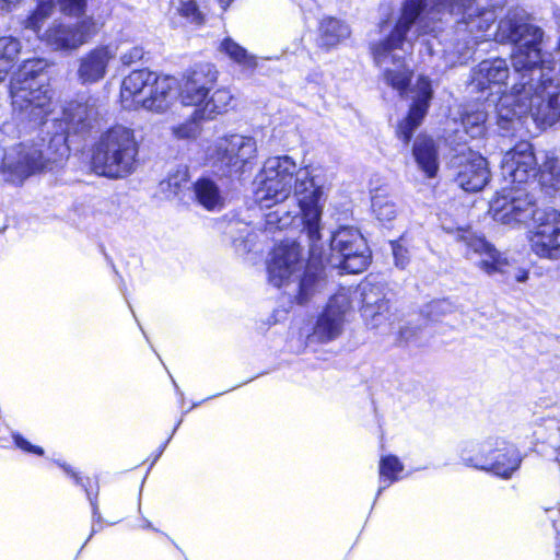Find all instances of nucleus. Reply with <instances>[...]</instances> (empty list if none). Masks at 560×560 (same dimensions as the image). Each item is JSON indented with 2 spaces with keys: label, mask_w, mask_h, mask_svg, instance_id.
Masks as SVG:
<instances>
[{
  "label": "nucleus",
  "mask_w": 560,
  "mask_h": 560,
  "mask_svg": "<svg viewBox=\"0 0 560 560\" xmlns=\"http://www.w3.org/2000/svg\"><path fill=\"white\" fill-rule=\"evenodd\" d=\"M50 66L45 58L26 59L10 78L9 95L20 132L37 131L36 139L21 141L3 151L0 173L16 186L60 166L70 155V138L88 136L97 117L95 100L79 95L63 106L59 120H52L54 130L46 132L48 139L42 137L43 127L52 110Z\"/></svg>",
  "instance_id": "f257e3e1"
},
{
  "label": "nucleus",
  "mask_w": 560,
  "mask_h": 560,
  "mask_svg": "<svg viewBox=\"0 0 560 560\" xmlns=\"http://www.w3.org/2000/svg\"><path fill=\"white\" fill-rule=\"evenodd\" d=\"M273 246L266 261L267 279L270 284L281 289L294 283L290 301L307 305L313 296L327 283L326 266L332 259L338 260L342 273H362L372 262V252L361 231L351 225H339L330 233L324 245L323 256L308 249L304 258V246L296 236H273Z\"/></svg>",
  "instance_id": "f03ea898"
},
{
  "label": "nucleus",
  "mask_w": 560,
  "mask_h": 560,
  "mask_svg": "<svg viewBox=\"0 0 560 560\" xmlns=\"http://www.w3.org/2000/svg\"><path fill=\"white\" fill-rule=\"evenodd\" d=\"M292 190L296 200L298 211L287 210L283 206L266 214L265 229L271 233L305 236L313 254H324L322 243L323 212L331 184L320 167L305 166L298 168Z\"/></svg>",
  "instance_id": "7ed1b4c3"
},
{
  "label": "nucleus",
  "mask_w": 560,
  "mask_h": 560,
  "mask_svg": "<svg viewBox=\"0 0 560 560\" xmlns=\"http://www.w3.org/2000/svg\"><path fill=\"white\" fill-rule=\"evenodd\" d=\"M555 61L538 66V71H526L525 79L517 77L511 94L503 95L498 103L499 125L508 124L530 114L537 125L546 128L560 121V84L556 82Z\"/></svg>",
  "instance_id": "20e7f679"
},
{
  "label": "nucleus",
  "mask_w": 560,
  "mask_h": 560,
  "mask_svg": "<svg viewBox=\"0 0 560 560\" xmlns=\"http://www.w3.org/2000/svg\"><path fill=\"white\" fill-rule=\"evenodd\" d=\"M542 36L540 27L530 24L523 11L514 9L499 21L494 40L514 45L512 66L515 74L525 79L526 71H538V66L550 63V56L541 52Z\"/></svg>",
  "instance_id": "39448f33"
},
{
  "label": "nucleus",
  "mask_w": 560,
  "mask_h": 560,
  "mask_svg": "<svg viewBox=\"0 0 560 560\" xmlns=\"http://www.w3.org/2000/svg\"><path fill=\"white\" fill-rule=\"evenodd\" d=\"M138 153L139 145L131 129H109L93 145L91 168L107 178L127 177L137 168Z\"/></svg>",
  "instance_id": "423d86ee"
},
{
  "label": "nucleus",
  "mask_w": 560,
  "mask_h": 560,
  "mask_svg": "<svg viewBox=\"0 0 560 560\" xmlns=\"http://www.w3.org/2000/svg\"><path fill=\"white\" fill-rule=\"evenodd\" d=\"M459 456L464 465L490 471L503 479L511 478L522 462L517 448L500 438L464 442Z\"/></svg>",
  "instance_id": "0eeeda50"
},
{
  "label": "nucleus",
  "mask_w": 560,
  "mask_h": 560,
  "mask_svg": "<svg viewBox=\"0 0 560 560\" xmlns=\"http://www.w3.org/2000/svg\"><path fill=\"white\" fill-rule=\"evenodd\" d=\"M298 171L295 160L288 154L268 158L254 179V196L260 207L270 208L285 200Z\"/></svg>",
  "instance_id": "6e6552de"
},
{
  "label": "nucleus",
  "mask_w": 560,
  "mask_h": 560,
  "mask_svg": "<svg viewBox=\"0 0 560 560\" xmlns=\"http://www.w3.org/2000/svg\"><path fill=\"white\" fill-rule=\"evenodd\" d=\"M257 155L252 136L230 135L221 139L214 150L213 168L221 177L243 179Z\"/></svg>",
  "instance_id": "1a4fd4ad"
},
{
  "label": "nucleus",
  "mask_w": 560,
  "mask_h": 560,
  "mask_svg": "<svg viewBox=\"0 0 560 560\" xmlns=\"http://www.w3.org/2000/svg\"><path fill=\"white\" fill-rule=\"evenodd\" d=\"M493 219L502 224L534 222V214L541 208H535L534 199L525 186H503L501 192L491 202Z\"/></svg>",
  "instance_id": "9d476101"
},
{
  "label": "nucleus",
  "mask_w": 560,
  "mask_h": 560,
  "mask_svg": "<svg viewBox=\"0 0 560 560\" xmlns=\"http://www.w3.org/2000/svg\"><path fill=\"white\" fill-rule=\"evenodd\" d=\"M529 244L532 250L541 258H560V211L553 208L536 211Z\"/></svg>",
  "instance_id": "9b49d317"
},
{
  "label": "nucleus",
  "mask_w": 560,
  "mask_h": 560,
  "mask_svg": "<svg viewBox=\"0 0 560 560\" xmlns=\"http://www.w3.org/2000/svg\"><path fill=\"white\" fill-rule=\"evenodd\" d=\"M444 229L447 232L456 233V240L466 246V258L472 260L485 273L492 276L509 272L510 264L508 259L483 237L478 236L469 229L457 228L455 231L446 226Z\"/></svg>",
  "instance_id": "f8f14e48"
},
{
  "label": "nucleus",
  "mask_w": 560,
  "mask_h": 560,
  "mask_svg": "<svg viewBox=\"0 0 560 560\" xmlns=\"http://www.w3.org/2000/svg\"><path fill=\"white\" fill-rule=\"evenodd\" d=\"M350 308L351 300L348 294H332L313 322L308 340L326 343L339 337Z\"/></svg>",
  "instance_id": "ddd939ff"
},
{
  "label": "nucleus",
  "mask_w": 560,
  "mask_h": 560,
  "mask_svg": "<svg viewBox=\"0 0 560 560\" xmlns=\"http://www.w3.org/2000/svg\"><path fill=\"white\" fill-rule=\"evenodd\" d=\"M218 70L211 62H196L186 69L179 80V100L183 106H197L211 93L218 81Z\"/></svg>",
  "instance_id": "4468645a"
},
{
  "label": "nucleus",
  "mask_w": 560,
  "mask_h": 560,
  "mask_svg": "<svg viewBox=\"0 0 560 560\" xmlns=\"http://www.w3.org/2000/svg\"><path fill=\"white\" fill-rule=\"evenodd\" d=\"M433 10L436 12L447 11L451 14H462L463 19L459 25H465L474 38L486 37V32L495 21L497 15L493 10L480 8L476 0H432Z\"/></svg>",
  "instance_id": "2eb2a0df"
},
{
  "label": "nucleus",
  "mask_w": 560,
  "mask_h": 560,
  "mask_svg": "<svg viewBox=\"0 0 560 560\" xmlns=\"http://www.w3.org/2000/svg\"><path fill=\"white\" fill-rule=\"evenodd\" d=\"M501 175L508 186H524L538 175L537 159L530 143L520 142L504 153Z\"/></svg>",
  "instance_id": "dca6fc26"
},
{
  "label": "nucleus",
  "mask_w": 560,
  "mask_h": 560,
  "mask_svg": "<svg viewBox=\"0 0 560 560\" xmlns=\"http://www.w3.org/2000/svg\"><path fill=\"white\" fill-rule=\"evenodd\" d=\"M452 164L456 184L466 191H479L490 179L487 160L476 152L458 155Z\"/></svg>",
  "instance_id": "f3484780"
},
{
  "label": "nucleus",
  "mask_w": 560,
  "mask_h": 560,
  "mask_svg": "<svg viewBox=\"0 0 560 560\" xmlns=\"http://www.w3.org/2000/svg\"><path fill=\"white\" fill-rule=\"evenodd\" d=\"M412 105L408 116L398 125L397 135L405 143H408L415 130L421 125L432 98L431 83L427 78H419L411 90Z\"/></svg>",
  "instance_id": "a211bd4d"
},
{
  "label": "nucleus",
  "mask_w": 560,
  "mask_h": 560,
  "mask_svg": "<svg viewBox=\"0 0 560 560\" xmlns=\"http://www.w3.org/2000/svg\"><path fill=\"white\" fill-rule=\"evenodd\" d=\"M430 322L423 313L412 314L399 320L396 326H392L395 341L399 346L413 348L429 346L433 336Z\"/></svg>",
  "instance_id": "6ab92c4d"
},
{
  "label": "nucleus",
  "mask_w": 560,
  "mask_h": 560,
  "mask_svg": "<svg viewBox=\"0 0 560 560\" xmlns=\"http://www.w3.org/2000/svg\"><path fill=\"white\" fill-rule=\"evenodd\" d=\"M156 79V73L148 68L137 69L125 77L121 81L119 98L125 109H133L138 106L142 107L151 84Z\"/></svg>",
  "instance_id": "aec40b11"
},
{
  "label": "nucleus",
  "mask_w": 560,
  "mask_h": 560,
  "mask_svg": "<svg viewBox=\"0 0 560 560\" xmlns=\"http://www.w3.org/2000/svg\"><path fill=\"white\" fill-rule=\"evenodd\" d=\"M509 77L510 69L505 59H488L474 69L470 85L474 90L481 92L492 88H498V92H501Z\"/></svg>",
  "instance_id": "412c9836"
},
{
  "label": "nucleus",
  "mask_w": 560,
  "mask_h": 560,
  "mask_svg": "<svg viewBox=\"0 0 560 560\" xmlns=\"http://www.w3.org/2000/svg\"><path fill=\"white\" fill-rule=\"evenodd\" d=\"M176 98H179V80L173 75H159L156 73V79L151 84L150 92L142 100V107L148 110L164 113L170 109Z\"/></svg>",
  "instance_id": "4be33fe9"
},
{
  "label": "nucleus",
  "mask_w": 560,
  "mask_h": 560,
  "mask_svg": "<svg viewBox=\"0 0 560 560\" xmlns=\"http://www.w3.org/2000/svg\"><path fill=\"white\" fill-rule=\"evenodd\" d=\"M115 52L108 45H101L85 54L79 62L78 78L83 84H92L102 80Z\"/></svg>",
  "instance_id": "5701e85b"
},
{
  "label": "nucleus",
  "mask_w": 560,
  "mask_h": 560,
  "mask_svg": "<svg viewBox=\"0 0 560 560\" xmlns=\"http://www.w3.org/2000/svg\"><path fill=\"white\" fill-rule=\"evenodd\" d=\"M55 465H57L67 477H69L73 483L80 487L86 495V499L91 506L92 512V524H103L104 518L100 512L98 508V494H100V483L98 479L95 478L94 488L92 486V479L90 477L81 476L80 471L74 469L70 464L60 459L52 458L51 459Z\"/></svg>",
  "instance_id": "b1692460"
},
{
  "label": "nucleus",
  "mask_w": 560,
  "mask_h": 560,
  "mask_svg": "<svg viewBox=\"0 0 560 560\" xmlns=\"http://www.w3.org/2000/svg\"><path fill=\"white\" fill-rule=\"evenodd\" d=\"M191 197L197 205L207 210L221 209L224 205V192L210 175H201L191 183Z\"/></svg>",
  "instance_id": "393cba45"
},
{
  "label": "nucleus",
  "mask_w": 560,
  "mask_h": 560,
  "mask_svg": "<svg viewBox=\"0 0 560 560\" xmlns=\"http://www.w3.org/2000/svg\"><path fill=\"white\" fill-rule=\"evenodd\" d=\"M427 7V0H405L401 16L395 30L387 36V51L402 44L411 26L417 22Z\"/></svg>",
  "instance_id": "a878e982"
},
{
  "label": "nucleus",
  "mask_w": 560,
  "mask_h": 560,
  "mask_svg": "<svg viewBox=\"0 0 560 560\" xmlns=\"http://www.w3.org/2000/svg\"><path fill=\"white\" fill-rule=\"evenodd\" d=\"M351 35L349 24L336 16L326 15L319 21L317 44L322 49L330 50Z\"/></svg>",
  "instance_id": "bb28decb"
},
{
  "label": "nucleus",
  "mask_w": 560,
  "mask_h": 560,
  "mask_svg": "<svg viewBox=\"0 0 560 560\" xmlns=\"http://www.w3.org/2000/svg\"><path fill=\"white\" fill-rule=\"evenodd\" d=\"M384 3L381 1L378 4V22L373 30L366 33V43L371 58L378 68V81L385 82V11L383 10Z\"/></svg>",
  "instance_id": "cd10ccee"
},
{
  "label": "nucleus",
  "mask_w": 560,
  "mask_h": 560,
  "mask_svg": "<svg viewBox=\"0 0 560 560\" xmlns=\"http://www.w3.org/2000/svg\"><path fill=\"white\" fill-rule=\"evenodd\" d=\"M412 152L419 168L428 177H434L439 170V161L433 139L427 136H419L415 141Z\"/></svg>",
  "instance_id": "c85d7f7f"
},
{
  "label": "nucleus",
  "mask_w": 560,
  "mask_h": 560,
  "mask_svg": "<svg viewBox=\"0 0 560 560\" xmlns=\"http://www.w3.org/2000/svg\"><path fill=\"white\" fill-rule=\"evenodd\" d=\"M232 101L230 91L218 89L194 109V115L201 120H212L217 115L228 112Z\"/></svg>",
  "instance_id": "c756f323"
},
{
  "label": "nucleus",
  "mask_w": 560,
  "mask_h": 560,
  "mask_svg": "<svg viewBox=\"0 0 560 560\" xmlns=\"http://www.w3.org/2000/svg\"><path fill=\"white\" fill-rule=\"evenodd\" d=\"M46 36L49 45L62 52H72L81 46L71 24H54L47 30Z\"/></svg>",
  "instance_id": "7c9ffc66"
},
{
  "label": "nucleus",
  "mask_w": 560,
  "mask_h": 560,
  "mask_svg": "<svg viewBox=\"0 0 560 560\" xmlns=\"http://www.w3.org/2000/svg\"><path fill=\"white\" fill-rule=\"evenodd\" d=\"M22 50L21 40L13 36H0V83L3 82L9 72L16 65Z\"/></svg>",
  "instance_id": "2f4dec72"
},
{
  "label": "nucleus",
  "mask_w": 560,
  "mask_h": 560,
  "mask_svg": "<svg viewBox=\"0 0 560 560\" xmlns=\"http://www.w3.org/2000/svg\"><path fill=\"white\" fill-rule=\"evenodd\" d=\"M159 187L167 198L179 197L186 189H191L190 175L188 166H178L175 171L168 172L165 179L161 180Z\"/></svg>",
  "instance_id": "473e14b6"
},
{
  "label": "nucleus",
  "mask_w": 560,
  "mask_h": 560,
  "mask_svg": "<svg viewBox=\"0 0 560 560\" xmlns=\"http://www.w3.org/2000/svg\"><path fill=\"white\" fill-rule=\"evenodd\" d=\"M487 113L479 105L470 106L462 115V125L470 138H480L486 131Z\"/></svg>",
  "instance_id": "72a5a7b5"
},
{
  "label": "nucleus",
  "mask_w": 560,
  "mask_h": 560,
  "mask_svg": "<svg viewBox=\"0 0 560 560\" xmlns=\"http://www.w3.org/2000/svg\"><path fill=\"white\" fill-rule=\"evenodd\" d=\"M219 50L229 57V59H231L233 62L238 63L240 66L254 68L256 65L254 56L250 55L245 47L241 46L230 36H226L221 40Z\"/></svg>",
  "instance_id": "f704fd0d"
},
{
  "label": "nucleus",
  "mask_w": 560,
  "mask_h": 560,
  "mask_svg": "<svg viewBox=\"0 0 560 560\" xmlns=\"http://www.w3.org/2000/svg\"><path fill=\"white\" fill-rule=\"evenodd\" d=\"M539 183L542 187L560 189V164L553 154L547 153L538 168Z\"/></svg>",
  "instance_id": "c9c22d12"
},
{
  "label": "nucleus",
  "mask_w": 560,
  "mask_h": 560,
  "mask_svg": "<svg viewBox=\"0 0 560 560\" xmlns=\"http://www.w3.org/2000/svg\"><path fill=\"white\" fill-rule=\"evenodd\" d=\"M96 0H58L56 11L66 18L85 15Z\"/></svg>",
  "instance_id": "e433bc0d"
},
{
  "label": "nucleus",
  "mask_w": 560,
  "mask_h": 560,
  "mask_svg": "<svg viewBox=\"0 0 560 560\" xmlns=\"http://www.w3.org/2000/svg\"><path fill=\"white\" fill-rule=\"evenodd\" d=\"M77 23L71 24L75 31V35L80 38V44L83 45L98 32V24L93 14L85 13V15L75 16Z\"/></svg>",
  "instance_id": "4c0bfd02"
},
{
  "label": "nucleus",
  "mask_w": 560,
  "mask_h": 560,
  "mask_svg": "<svg viewBox=\"0 0 560 560\" xmlns=\"http://www.w3.org/2000/svg\"><path fill=\"white\" fill-rule=\"evenodd\" d=\"M54 12H56V8L48 9L44 7L43 3H38V1H36V8L30 11L25 16L24 25L34 32H38Z\"/></svg>",
  "instance_id": "58836bf2"
},
{
  "label": "nucleus",
  "mask_w": 560,
  "mask_h": 560,
  "mask_svg": "<svg viewBox=\"0 0 560 560\" xmlns=\"http://www.w3.org/2000/svg\"><path fill=\"white\" fill-rule=\"evenodd\" d=\"M177 10L179 15L191 24L200 26L206 23V14L196 0H180Z\"/></svg>",
  "instance_id": "ea45409f"
},
{
  "label": "nucleus",
  "mask_w": 560,
  "mask_h": 560,
  "mask_svg": "<svg viewBox=\"0 0 560 560\" xmlns=\"http://www.w3.org/2000/svg\"><path fill=\"white\" fill-rule=\"evenodd\" d=\"M371 402H372V406H373V409L375 412V418L377 420L378 429H380L378 478H380L381 485L377 489V493H376V498H375V501H376L380 498V495L382 494V492L385 490V486H383V483L385 482V432L383 431L381 419L378 416V410L376 407V401L373 397L371 398Z\"/></svg>",
  "instance_id": "a19ab883"
},
{
  "label": "nucleus",
  "mask_w": 560,
  "mask_h": 560,
  "mask_svg": "<svg viewBox=\"0 0 560 560\" xmlns=\"http://www.w3.org/2000/svg\"><path fill=\"white\" fill-rule=\"evenodd\" d=\"M13 446L25 455L34 457H45L46 451L43 446L34 444L24 434L19 431L11 432Z\"/></svg>",
  "instance_id": "79ce46f5"
},
{
  "label": "nucleus",
  "mask_w": 560,
  "mask_h": 560,
  "mask_svg": "<svg viewBox=\"0 0 560 560\" xmlns=\"http://www.w3.org/2000/svg\"><path fill=\"white\" fill-rule=\"evenodd\" d=\"M202 121L192 114L190 119L174 127L173 133L178 139H195L201 131Z\"/></svg>",
  "instance_id": "37998d69"
},
{
  "label": "nucleus",
  "mask_w": 560,
  "mask_h": 560,
  "mask_svg": "<svg viewBox=\"0 0 560 560\" xmlns=\"http://www.w3.org/2000/svg\"><path fill=\"white\" fill-rule=\"evenodd\" d=\"M257 234L250 232L248 228H245L240 232V235L236 237H232V246L234 247L236 254L246 255L254 250L255 240Z\"/></svg>",
  "instance_id": "c03bdc74"
},
{
  "label": "nucleus",
  "mask_w": 560,
  "mask_h": 560,
  "mask_svg": "<svg viewBox=\"0 0 560 560\" xmlns=\"http://www.w3.org/2000/svg\"><path fill=\"white\" fill-rule=\"evenodd\" d=\"M372 285L371 281L366 279L362 287V303H363V314L368 315V311L371 308L373 319H376L380 316V310L382 308V302L385 301V293H381V296L375 300H371L370 294L368 293V287Z\"/></svg>",
  "instance_id": "a18cd8bd"
},
{
  "label": "nucleus",
  "mask_w": 560,
  "mask_h": 560,
  "mask_svg": "<svg viewBox=\"0 0 560 560\" xmlns=\"http://www.w3.org/2000/svg\"><path fill=\"white\" fill-rule=\"evenodd\" d=\"M183 423V418H179L177 420V422L175 423L170 436L156 448V451L153 453L152 455V460H151V464L148 468V471L145 474V476L143 477L142 481H141V485H140V490H139V500L141 499V494H142V490H143V486H144V482L147 480V477H148V474L149 471L151 470V468L156 464V462L161 458V456L163 455V453L165 452L168 443L171 442V440L173 439L174 434L176 433V431L178 430V428L180 427V424Z\"/></svg>",
  "instance_id": "49530a36"
},
{
  "label": "nucleus",
  "mask_w": 560,
  "mask_h": 560,
  "mask_svg": "<svg viewBox=\"0 0 560 560\" xmlns=\"http://www.w3.org/2000/svg\"><path fill=\"white\" fill-rule=\"evenodd\" d=\"M389 80L395 89L404 91L410 82V72L405 66L397 72H389L387 70V81Z\"/></svg>",
  "instance_id": "de8ad7c7"
},
{
  "label": "nucleus",
  "mask_w": 560,
  "mask_h": 560,
  "mask_svg": "<svg viewBox=\"0 0 560 560\" xmlns=\"http://www.w3.org/2000/svg\"><path fill=\"white\" fill-rule=\"evenodd\" d=\"M394 264L404 269L409 264V252L400 242H390Z\"/></svg>",
  "instance_id": "09e8293b"
},
{
  "label": "nucleus",
  "mask_w": 560,
  "mask_h": 560,
  "mask_svg": "<svg viewBox=\"0 0 560 560\" xmlns=\"http://www.w3.org/2000/svg\"><path fill=\"white\" fill-rule=\"evenodd\" d=\"M404 477V466L396 456H387V482H394Z\"/></svg>",
  "instance_id": "8fccbe9b"
},
{
  "label": "nucleus",
  "mask_w": 560,
  "mask_h": 560,
  "mask_svg": "<svg viewBox=\"0 0 560 560\" xmlns=\"http://www.w3.org/2000/svg\"><path fill=\"white\" fill-rule=\"evenodd\" d=\"M266 374H268V371H262V372L258 373L257 375H255V376L250 377L249 380H247V381H245V382H243V383H241V384H237V385H235V386H233V387H231V388H229V389H226V390H224V392L217 393V394H213V395H211V396H208V397H206L205 399H202V400H200V401H194V402H192V405H191V407H189L187 410L183 411V413H182L180 418H183V419H184V416H185L186 413H188V412H189L190 410H192L194 408H197V407L201 406L203 402H206V401H208V400H211V399H213V398H217V397H219V396H221V395H223V394H225V393H229V392H231V390H234V389L238 388L240 386H242V385H244V384H247V383H249V382H252V381H254V380H256V378H258V377H260V376H262V375H266Z\"/></svg>",
  "instance_id": "3c124183"
},
{
  "label": "nucleus",
  "mask_w": 560,
  "mask_h": 560,
  "mask_svg": "<svg viewBox=\"0 0 560 560\" xmlns=\"http://www.w3.org/2000/svg\"><path fill=\"white\" fill-rule=\"evenodd\" d=\"M381 188H376L374 191H371V209L373 213L376 214V218L380 222H383V213L385 208V197L380 194Z\"/></svg>",
  "instance_id": "603ef678"
},
{
  "label": "nucleus",
  "mask_w": 560,
  "mask_h": 560,
  "mask_svg": "<svg viewBox=\"0 0 560 560\" xmlns=\"http://www.w3.org/2000/svg\"><path fill=\"white\" fill-rule=\"evenodd\" d=\"M144 56V50L140 46H133L128 51L120 56V61L124 66H131L132 63L141 60Z\"/></svg>",
  "instance_id": "864d4df0"
},
{
  "label": "nucleus",
  "mask_w": 560,
  "mask_h": 560,
  "mask_svg": "<svg viewBox=\"0 0 560 560\" xmlns=\"http://www.w3.org/2000/svg\"><path fill=\"white\" fill-rule=\"evenodd\" d=\"M23 0H0V12L9 13L20 5Z\"/></svg>",
  "instance_id": "5fc2aeb1"
},
{
  "label": "nucleus",
  "mask_w": 560,
  "mask_h": 560,
  "mask_svg": "<svg viewBox=\"0 0 560 560\" xmlns=\"http://www.w3.org/2000/svg\"><path fill=\"white\" fill-rule=\"evenodd\" d=\"M288 315V311L287 310H275L273 313L271 314L270 318H269V324H277L279 323L281 319H284Z\"/></svg>",
  "instance_id": "6e6d98bb"
},
{
  "label": "nucleus",
  "mask_w": 560,
  "mask_h": 560,
  "mask_svg": "<svg viewBox=\"0 0 560 560\" xmlns=\"http://www.w3.org/2000/svg\"><path fill=\"white\" fill-rule=\"evenodd\" d=\"M102 528H103V527H102V524H92L91 533H90L89 537L85 539V541L83 542V545L81 546L80 550L78 551L77 557L80 555V552L82 551V549L86 546V544L91 540V538H92L96 533H98Z\"/></svg>",
  "instance_id": "4d7b16f0"
},
{
  "label": "nucleus",
  "mask_w": 560,
  "mask_h": 560,
  "mask_svg": "<svg viewBox=\"0 0 560 560\" xmlns=\"http://www.w3.org/2000/svg\"><path fill=\"white\" fill-rule=\"evenodd\" d=\"M514 279L517 282H525V281H527V279H528V271L525 270V269H517L516 272L514 273Z\"/></svg>",
  "instance_id": "13d9d810"
},
{
  "label": "nucleus",
  "mask_w": 560,
  "mask_h": 560,
  "mask_svg": "<svg viewBox=\"0 0 560 560\" xmlns=\"http://www.w3.org/2000/svg\"><path fill=\"white\" fill-rule=\"evenodd\" d=\"M112 268H113L114 272L120 279L119 290H120L121 294L124 295V298L127 300V296H126V284L124 282V279L121 278V276L119 275L118 270L116 269V267L114 265L112 266Z\"/></svg>",
  "instance_id": "bf43d9fd"
},
{
  "label": "nucleus",
  "mask_w": 560,
  "mask_h": 560,
  "mask_svg": "<svg viewBox=\"0 0 560 560\" xmlns=\"http://www.w3.org/2000/svg\"><path fill=\"white\" fill-rule=\"evenodd\" d=\"M142 527L144 529H149V530H153V532H160L158 528L154 527V525L152 524L151 521L147 520V518H143V525Z\"/></svg>",
  "instance_id": "052dcab7"
},
{
  "label": "nucleus",
  "mask_w": 560,
  "mask_h": 560,
  "mask_svg": "<svg viewBox=\"0 0 560 560\" xmlns=\"http://www.w3.org/2000/svg\"><path fill=\"white\" fill-rule=\"evenodd\" d=\"M172 382L174 384L176 394L179 396L180 404L184 405V402H185L184 393L180 390L179 386L176 384V382L174 380H172Z\"/></svg>",
  "instance_id": "680f3d73"
},
{
  "label": "nucleus",
  "mask_w": 560,
  "mask_h": 560,
  "mask_svg": "<svg viewBox=\"0 0 560 560\" xmlns=\"http://www.w3.org/2000/svg\"><path fill=\"white\" fill-rule=\"evenodd\" d=\"M233 1L234 0H218L219 4L223 9V11H226Z\"/></svg>",
  "instance_id": "e2e57ef3"
},
{
  "label": "nucleus",
  "mask_w": 560,
  "mask_h": 560,
  "mask_svg": "<svg viewBox=\"0 0 560 560\" xmlns=\"http://www.w3.org/2000/svg\"><path fill=\"white\" fill-rule=\"evenodd\" d=\"M441 305V302H433L430 305H428V314H430L433 310L439 308Z\"/></svg>",
  "instance_id": "0e129e2a"
},
{
  "label": "nucleus",
  "mask_w": 560,
  "mask_h": 560,
  "mask_svg": "<svg viewBox=\"0 0 560 560\" xmlns=\"http://www.w3.org/2000/svg\"><path fill=\"white\" fill-rule=\"evenodd\" d=\"M381 98H382L383 101H385V91H382V92H381Z\"/></svg>",
  "instance_id": "69168bd1"
},
{
  "label": "nucleus",
  "mask_w": 560,
  "mask_h": 560,
  "mask_svg": "<svg viewBox=\"0 0 560 560\" xmlns=\"http://www.w3.org/2000/svg\"><path fill=\"white\" fill-rule=\"evenodd\" d=\"M141 330H142L144 338L149 341V338H148V335L145 334V331L142 328H141Z\"/></svg>",
  "instance_id": "338daca9"
}]
</instances>
